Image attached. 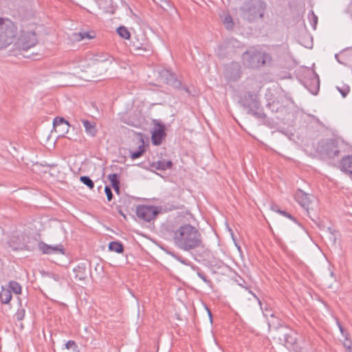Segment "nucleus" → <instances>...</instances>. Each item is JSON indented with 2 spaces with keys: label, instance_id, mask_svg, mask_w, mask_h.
I'll list each match as a JSON object with an SVG mask.
<instances>
[{
  "label": "nucleus",
  "instance_id": "1",
  "mask_svg": "<svg viewBox=\"0 0 352 352\" xmlns=\"http://www.w3.org/2000/svg\"><path fill=\"white\" fill-rule=\"evenodd\" d=\"M173 241L178 249L186 252L203 247L200 232L196 227L189 223L180 226L173 232Z\"/></svg>",
  "mask_w": 352,
  "mask_h": 352
},
{
  "label": "nucleus",
  "instance_id": "2",
  "mask_svg": "<svg viewBox=\"0 0 352 352\" xmlns=\"http://www.w3.org/2000/svg\"><path fill=\"white\" fill-rule=\"evenodd\" d=\"M266 8L267 3L263 0H246L239 10L243 19L254 23L263 18Z\"/></svg>",
  "mask_w": 352,
  "mask_h": 352
},
{
  "label": "nucleus",
  "instance_id": "3",
  "mask_svg": "<svg viewBox=\"0 0 352 352\" xmlns=\"http://www.w3.org/2000/svg\"><path fill=\"white\" fill-rule=\"evenodd\" d=\"M19 34L17 26L9 19L0 17V50L13 43Z\"/></svg>",
  "mask_w": 352,
  "mask_h": 352
},
{
  "label": "nucleus",
  "instance_id": "4",
  "mask_svg": "<svg viewBox=\"0 0 352 352\" xmlns=\"http://www.w3.org/2000/svg\"><path fill=\"white\" fill-rule=\"evenodd\" d=\"M243 60L247 67L256 69L270 64L272 58L269 53L250 49L243 54Z\"/></svg>",
  "mask_w": 352,
  "mask_h": 352
},
{
  "label": "nucleus",
  "instance_id": "5",
  "mask_svg": "<svg viewBox=\"0 0 352 352\" xmlns=\"http://www.w3.org/2000/svg\"><path fill=\"white\" fill-rule=\"evenodd\" d=\"M343 147V142L338 140L325 139L319 142L317 152L323 158L335 159L340 156Z\"/></svg>",
  "mask_w": 352,
  "mask_h": 352
},
{
  "label": "nucleus",
  "instance_id": "6",
  "mask_svg": "<svg viewBox=\"0 0 352 352\" xmlns=\"http://www.w3.org/2000/svg\"><path fill=\"white\" fill-rule=\"evenodd\" d=\"M37 43L36 33L33 31H21V34L17 39L16 45L18 50L27 51Z\"/></svg>",
  "mask_w": 352,
  "mask_h": 352
},
{
  "label": "nucleus",
  "instance_id": "7",
  "mask_svg": "<svg viewBox=\"0 0 352 352\" xmlns=\"http://www.w3.org/2000/svg\"><path fill=\"white\" fill-rule=\"evenodd\" d=\"M153 129L151 132V140L153 145L159 146L162 140L165 139L166 134L165 132V125L157 120H153Z\"/></svg>",
  "mask_w": 352,
  "mask_h": 352
},
{
  "label": "nucleus",
  "instance_id": "8",
  "mask_svg": "<svg viewBox=\"0 0 352 352\" xmlns=\"http://www.w3.org/2000/svg\"><path fill=\"white\" fill-rule=\"evenodd\" d=\"M157 208L151 206L140 205L136 208L137 217L146 222H149L158 214Z\"/></svg>",
  "mask_w": 352,
  "mask_h": 352
},
{
  "label": "nucleus",
  "instance_id": "9",
  "mask_svg": "<svg viewBox=\"0 0 352 352\" xmlns=\"http://www.w3.org/2000/svg\"><path fill=\"white\" fill-rule=\"evenodd\" d=\"M131 46L134 52L138 55H144L143 52L151 51V45L144 34H141L139 36H135L132 41Z\"/></svg>",
  "mask_w": 352,
  "mask_h": 352
},
{
  "label": "nucleus",
  "instance_id": "10",
  "mask_svg": "<svg viewBox=\"0 0 352 352\" xmlns=\"http://www.w3.org/2000/svg\"><path fill=\"white\" fill-rule=\"evenodd\" d=\"M38 248L43 254H65V249L61 243L51 245L43 241H39Z\"/></svg>",
  "mask_w": 352,
  "mask_h": 352
},
{
  "label": "nucleus",
  "instance_id": "11",
  "mask_svg": "<svg viewBox=\"0 0 352 352\" xmlns=\"http://www.w3.org/2000/svg\"><path fill=\"white\" fill-rule=\"evenodd\" d=\"M7 243L13 251L29 250L25 242V235L22 234L11 236Z\"/></svg>",
  "mask_w": 352,
  "mask_h": 352
},
{
  "label": "nucleus",
  "instance_id": "12",
  "mask_svg": "<svg viewBox=\"0 0 352 352\" xmlns=\"http://www.w3.org/2000/svg\"><path fill=\"white\" fill-rule=\"evenodd\" d=\"M260 102L258 95L251 91L245 93L240 100L241 104L246 109L252 107H255V105H258Z\"/></svg>",
  "mask_w": 352,
  "mask_h": 352
},
{
  "label": "nucleus",
  "instance_id": "13",
  "mask_svg": "<svg viewBox=\"0 0 352 352\" xmlns=\"http://www.w3.org/2000/svg\"><path fill=\"white\" fill-rule=\"evenodd\" d=\"M294 197L296 201L306 210H308L309 204L312 201L313 196L305 192L300 189H298L295 192Z\"/></svg>",
  "mask_w": 352,
  "mask_h": 352
},
{
  "label": "nucleus",
  "instance_id": "14",
  "mask_svg": "<svg viewBox=\"0 0 352 352\" xmlns=\"http://www.w3.org/2000/svg\"><path fill=\"white\" fill-rule=\"evenodd\" d=\"M313 77L309 80L305 82V87L314 95L317 94L320 89V80L318 76L315 73H312Z\"/></svg>",
  "mask_w": 352,
  "mask_h": 352
},
{
  "label": "nucleus",
  "instance_id": "15",
  "mask_svg": "<svg viewBox=\"0 0 352 352\" xmlns=\"http://www.w3.org/2000/svg\"><path fill=\"white\" fill-rule=\"evenodd\" d=\"M162 78L164 79V82L170 86L175 88H180L182 83L177 80L174 74L170 72L168 70H163L161 73Z\"/></svg>",
  "mask_w": 352,
  "mask_h": 352
},
{
  "label": "nucleus",
  "instance_id": "16",
  "mask_svg": "<svg viewBox=\"0 0 352 352\" xmlns=\"http://www.w3.org/2000/svg\"><path fill=\"white\" fill-rule=\"evenodd\" d=\"M248 113L261 120H265L267 118V116L261 107V102L258 103V105H255V107H252L248 109Z\"/></svg>",
  "mask_w": 352,
  "mask_h": 352
},
{
  "label": "nucleus",
  "instance_id": "17",
  "mask_svg": "<svg viewBox=\"0 0 352 352\" xmlns=\"http://www.w3.org/2000/svg\"><path fill=\"white\" fill-rule=\"evenodd\" d=\"M173 164L170 160H155L152 162L151 166L159 170H166L168 169H170L173 166Z\"/></svg>",
  "mask_w": 352,
  "mask_h": 352
},
{
  "label": "nucleus",
  "instance_id": "18",
  "mask_svg": "<svg viewBox=\"0 0 352 352\" xmlns=\"http://www.w3.org/2000/svg\"><path fill=\"white\" fill-rule=\"evenodd\" d=\"M340 168L342 171L352 175V155H347L342 157Z\"/></svg>",
  "mask_w": 352,
  "mask_h": 352
},
{
  "label": "nucleus",
  "instance_id": "19",
  "mask_svg": "<svg viewBox=\"0 0 352 352\" xmlns=\"http://www.w3.org/2000/svg\"><path fill=\"white\" fill-rule=\"evenodd\" d=\"M82 122L87 134L91 137H95L98 131L96 123L87 120H82Z\"/></svg>",
  "mask_w": 352,
  "mask_h": 352
},
{
  "label": "nucleus",
  "instance_id": "20",
  "mask_svg": "<svg viewBox=\"0 0 352 352\" xmlns=\"http://www.w3.org/2000/svg\"><path fill=\"white\" fill-rule=\"evenodd\" d=\"M96 37L94 32H80L74 34V38L77 41H80L84 39H92Z\"/></svg>",
  "mask_w": 352,
  "mask_h": 352
},
{
  "label": "nucleus",
  "instance_id": "21",
  "mask_svg": "<svg viewBox=\"0 0 352 352\" xmlns=\"http://www.w3.org/2000/svg\"><path fill=\"white\" fill-rule=\"evenodd\" d=\"M12 299V293L10 289L1 287L0 292V300L3 304H8Z\"/></svg>",
  "mask_w": 352,
  "mask_h": 352
},
{
  "label": "nucleus",
  "instance_id": "22",
  "mask_svg": "<svg viewBox=\"0 0 352 352\" xmlns=\"http://www.w3.org/2000/svg\"><path fill=\"white\" fill-rule=\"evenodd\" d=\"M109 250L111 252L120 254L124 252V245L120 241H111L109 244Z\"/></svg>",
  "mask_w": 352,
  "mask_h": 352
},
{
  "label": "nucleus",
  "instance_id": "23",
  "mask_svg": "<svg viewBox=\"0 0 352 352\" xmlns=\"http://www.w3.org/2000/svg\"><path fill=\"white\" fill-rule=\"evenodd\" d=\"M54 127L56 131V129L58 126H64L66 129V133L69 131V122L65 120L63 118L57 117L54 120Z\"/></svg>",
  "mask_w": 352,
  "mask_h": 352
},
{
  "label": "nucleus",
  "instance_id": "24",
  "mask_svg": "<svg viewBox=\"0 0 352 352\" xmlns=\"http://www.w3.org/2000/svg\"><path fill=\"white\" fill-rule=\"evenodd\" d=\"M284 341H285V345L287 347H291L296 344V338L294 336V334L292 333H286L284 335Z\"/></svg>",
  "mask_w": 352,
  "mask_h": 352
},
{
  "label": "nucleus",
  "instance_id": "25",
  "mask_svg": "<svg viewBox=\"0 0 352 352\" xmlns=\"http://www.w3.org/2000/svg\"><path fill=\"white\" fill-rule=\"evenodd\" d=\"M11 291V292H14L16 294H19L21 293V285L14 280H11L8 283V288Z\"/></svg>",
  "mask_w": 352,
  "mask_h": 352
},
{
  "label": "nucleus",
  "instance_id": "26",
  "mask_svg": "<svg viewBox=\"0 0 352 352\" xmlns=\"http://www.w3.org/2000/svg\"><path fill=\"white\" fill-rule=\"evenodd\" d=\"M108 179L109 180L113 188H118L120 185V175L117 173L109 174L108 175Z\"/></svg>",
  "mask_w": 352,
  "mask_h": 352
},
{
  "label": "nucleus",
  "instance_id": "27",
  "mask_svg": "<svg viewBox=\"0 0 352 352\" xmlns=\"http://www.w3.org/2000/svg\"><path fill=\"white\" fill-rule=\"evenodd\" d=\"M145 153L144 146L140 145L138 148V150L136 151H130V157L133 160L138 159L140 157Z\"/></svg>",
  "mask_w": 352,
  "mask_h": 352
},
{
  "label": "nucleus",
  "instance_id": "28",
  "mask_svg": "<svg viewBox=\"0 0 352 352\" xmlns=\"http://www.w3.org/2000/svg\"><path fill=\"white\" fill-rule=\"evenodd\" d=\"M80 181L91 190L94 188V182L89 176H80Z\"/></svg>",
  "mask_w": 352,
  "mask_h": 352
},
{
  "label": "nucleus",
  "instance_id": "29",
  "mask_svg": "<svg viewBox=\"0 0 352 352\" xmlns=\"http://www.w3.org/2000/svg\"><path fill=\"white\" fill-rule=\"evenodd\" d=\"M118 34L123 38L128 39L130 38V32L128 29L124 26L117 28Z\"/></svg>",
  "mask_w": 352,
  "mask_h": 352
},
{
  "label": "nucleus",
  "instance_id": "30",
  "mask_svg": "<svg viewBox=\"0 0 352 352\" xmlns=\"http://www.w3.org/2000/svg\"><path fill=\"white\" fill-rule=\"evenodd\" d=\"M85 268L80 266H78L76 268H74V272L77 273L76 275V278H78L80 280H85Z\"/></svg>",
  "mask_w": 352,
  "mask_h": 352
},
{
  "label": "nucleus",
  "instance_id": "31",
  "mask_svg": "<svg viewBox=\"0 0 352 352\" xmlns=\"http://www.w3.org/2000/svg\"><path fill=\"white\" fill-rule=\"evenodd\" d=\"M25 315V310L22 307L21 305H20V307L17 309L16 312L14 314V318L18 321H21L23 320Z\"/></svg>",
  "mask_w": 352,
  "mask_h": 352
},
{
  "label": "nucleus",
  "instance_id": "32",
  "mask_svg": "<svg viewBox=\"0 0 352 352\" xmlns=\"http://www.w3.org/2000/svg\"><path fill=\"white\" fill-rule=\"evenodd\" d=\"M65 349L68 350L72 349L73 352H79L78 346L74 340H69L65 343Z\"/></svg>",
  "mask_w": 352,
  "mask_h": 352
},
{
  "label": "nucleus",
  "instance_id": "33",
  "mask_svg": "<svg viewBox=\"0 0 352 352\" xmlns=\"http://www.w3.org/2000/svg\"><path fill=\"white\" fill-rule=\"evenodd\" d=\"M223 23L227 29L230 30L234 26V23L232 21V18L230 16H228L225 18Z\"/></svg>",
  "mask_w": 352,
  "mask_h": 352
},
{
  "label": "nucleus",
  "instance_id": "34",
  "mask_svg": "<svg viewBox=\"0 0 352 352\" xmlns=\"http://www.w3.org/2000/svg\"><path fill=\"white\" fill-rule=\"evenodd\" d=\"M197 276L203 280L208 285H212V281L208 278V277L206 276V274L201 272V270L197 271Z\"/></svg>",
  "mask_w": 352,
  "mask_h": 352
},
{
  "label": "nucleus",
  "instance_id": "35",
  "mask_svg": "<svg viewBox=\"0 0 352 352\" xmlns=\"http://www.w3.org/2000/svg\"><path fill=\"white\" fill-rule=\"evenodd\" d=\"M337 89L339 91V92L341 94V95L344 98L346 96V95L349 94V90H350L349 87L347 85H344L341 88L337 87Z\"/></svg>",
  "mask_w": 352,
  "mask_h": 352
},
{
  "label": "nucleus",
  "instance_id": "36",
  "mask_svg": "<svg viewBox=\"0 0 352 352\" xmlns=\"http://www.w3.org/2000/svg\"><path fill=\"white\" fill-rule=\"evenodd\" d=\"M104 192L107 195L108 201H111L113 197L111 188L109 186H106L104 188Z\"/></svg>",
  "mask_w": 352,
  "mask_h": 352
},
{
  "label": "nucleus",
  "instance_id": "37",
  "mask_svg": "<svg viewBox=\"0 0 352 352\" xmlns=\"http://www.w3.org/2000/svg\"><path fill=\"white\" fill-rule=\"evenodd\" d=\"M278 214H281V215H283L290 219H292V221H294V222H297L296 219L292 215L290 214L289 213H288L287 212H286L285 210H280V211H278Z\"/></svg>",
  "mask_w": 352,
  "mask_h": 352
},
{
  "label": "nucleus",
  "instance_id": "38",
  "mask_svg": "<svg viewBox=\"0 0 352 352\" xmlns=\"http://www.w3.org/2000/svg\"><path fill=\"white\" fill-rule=\"evenodd\" d=\"M343 345H344V348L346 349V350L350 349V348H351V346H352L351 340H349L346 337L345 341L343 342Z\"/></svg>",
  "mask_w": 352,
  "mask_h": 352
},
{
  "label": "nucleus",
  "instance_id": "39",
  "mask_svg": "<svg viewBox=\"0 0 352 352\" xmlns=\"http://www.w3.org/2000/svg\"><path fill=\"white\" fill-rule=\"evenodd\" d=\"M311 15L312 16V25L314 28H316V24L318 23V17L314 13L313 11L311 12Z\"/></svg>",
  "mask_w": 352,
  "mask_h": 352
},
{
  "label": "nucleus",
  "instance_id": "40",
  "mask_svg": "<svg viewBox=\"0 0 352 352\" xmlns=\"http://www.w3.org/2000/svg\"><path fill=\"white\" fill-rule=\"evenodd\" d=\"M263 313L266 318H267L269 316H270L271 317H274V314H272L271 310L267 308L263 309Z\"/></svg>",
  "mask_w": 352,
  "mask_h": 352
},
{
  "label": "nucleus",
  "instance_id": "41",
  "mask_svg": "<svg viewBox=\"0 0 352 352\" xmlns=\"http://www.w3.org/2000/svg\"><path fill=\"white\" fill-rule=\"evenodd\" d=\"M173 256L177 260L179 261L180 263L184 264V265H188L187 263V261L186 260H184L181 256H179V255H173Z\"/></svg>",
  "mask_w": 352,
  "mask_h": 352
},
{
  "label": "nucleus",
  "instance_id": "42",
  "mask_svg": "<svg viewBox=\"0 0 352 352\" xmlns=\"http://www.w3.org/2000/svg\"><path fill=\"white\" fill-rule=\"evenodd\" d=\"M94 57H95L94 58V60L98 61V62H100V61L102 62V61H105V60H107V57H104V58H101L102 56H98V55L95 56Z\"/></svg>",
  "mask_w": 352,
  "mask_h": 352
},
{
  "label": "nucleus",
  "instance_id": "43",
  "mask_svg": "<svg viewBox=\"0 0 352 352\" xmlns=\"http://www.w3.org/2000/svg\"><path fill=\"white\" fill-rule=\"evenodd\" d=\"M271 208L273 211L278 213V211H280L281 210L279 208L278 206L276 204H273L271 206Z\"/></svg>",
  "mask_w": 352,
  "mask_h": 352
},
{
  "label": "nucleus",
  "instance_id": "44",
  "mask_svg": "<svg viewBox=\"0 0 352 352\" xmlns=\"http://www.w3.org/2000/svg\"><path fill=\"white\" fill-rule=\"evenodd\" d=\"M236 282L237 283V284L241 287H244L243 286V283H245V280L243 279H242L241 278H239V279H236Z\"/></svg>",
  "mask_w": 352,
  "mask_h": 352
},
{
  "label": "nucleus",
  "instance_id": "45",
  "mask_svg": "<svg viewBox=\"0 0 352 352\" xmlns=\"http://www.w3.org/2000/svg\"><path fill=\"white\" fill-rule=\"evenodd\" d=\"M338 327H339V329L340 330V332L344 336H346L347 333L344 331L343 327H342V325L340 324V323H338Z\"/></svg>",
  "mask_w": 352,
  "mask_h": 352
},
{
  "label": "nucleus",
  "instance_id": "46",
  "mask_svg": "<svg viewBox=\"0 0 352 352\" xmlns=\"http://www.w3.org/2000/svg\"><path fill=\"white\" fill-rule=\"evenodd\" d=\"M33 15H34L33 11L32 9H30V10L28 12V14L26 15H24L23 17L29 18V17L33 16Z\"/></svg>",
  "mask_w": 352,
  "mask_h": 352
},
{
  "label": "nucleus",
  "instance_id": "47",
  "mask_svg": "<svg viewBox=\"0 0 352 352\" xmlns=\"http://www.w3.org/2000/svg\"><path fill=\"white\" fill-rule=\"evenodd\" d=\"M224 49V46L223 45H221L219 46V51H218V54L219 56H221L223 53H221V51Z\"/></svg>",
  "mask_w": 352,
  "mask_h": 352
},
{
  "label": "nucleus",
  "instance_id": "48",
  "mask_svg": "<svg viewBox=\"0 0 352 352\" xmlns=\"http://www.w3.org/2000/svg\"><path fill=\"white\" fill-rule=\"evenodd\" d=\"M114 190L116 191V192L117 194H119L120 193V185L118 186V188H113Z\"/></svg>",
  "mask_w": 352,
  "mask_h": 352
},
{
  "label": "nucleus",
  "instance_id": "49",
  "mask_svg": "<svg viewBox=\"0 0 352 352\" xmlns=\"http://www.w3.org/2000/svg\"><path fill=\"white\" fill-rule=\"evenodd\" d=\"M60 128V131L62 132H66V129L64 126H58Z\"/></svg>",
  "mask_w": 352,
  "mask_h": 352
},
{
  "label": "nucleus",
  "instance_id": "50",
  "mask_svg": "<svg viewBox=\"0 0 352 352\" xmlns=\"http://www.w3.org/2000/svg\"><path fill=\"white\" fill-rule=\"evenodd\" d=\"M208 311L210 320V321H212V313L210 312V311L209 309H208Z\"/></svg>",
  "mask_w": 352,
  "mask_h": 352
},
{
  "label": "nucleus",
  "instance_id": "51",
  "mask_svg": "<svg viewBox=\"0 0 352 352\" xmlns=\"http://www.w3.org/2000/svg\"><path fill=\"white\" fill-rule=\"evenodd\" d=\"M255 298H256L258 300L259 305H261V308L263 309L261 302L259 300V299L256 297V295L253 294Z\"/></svg>",
  "mask_w": 352,
  "mask_h": 352
},
{
  "label": "nucleus",
  "instance_id": "52",
  "mask_svg": "<svg viewBox=\"0 0 352 352\" xmlns=\"http://www.w3.org/2000/svg\"><path fill=\"white\" fill-rule=\"evenodd\" d=\"M346 351V352H352V347L350 348V349H347Z\"/></svg>",
  "mask_w": 352,
  "mask_h": 352
},
{
  "label": "nucleus",
  "instance_id": "53",
  "mask_svg": "<svg viewBox=\"0 0 352 352\" xmlns=\"http://www.w3.org/2000/svg\"><path fill=\"white\" fill-rule=\"evenodd\" d=\"M331 276H334V273L333 272H331Z\"/></svg>",
  "mask_w": 352,
  "mask_h": 352
}]
</instances>
